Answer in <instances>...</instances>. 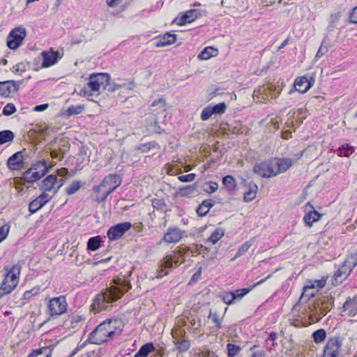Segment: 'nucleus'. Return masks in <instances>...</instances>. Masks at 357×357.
<instances>
[{
    "mask_svg": "<svg viewBox=\"0 0 357 357\" xmlns=\"http://www.w3.org/2000/svg\"><path fill=\"white\" fill-rule=\"evenodd\" d=\"M130 271L123 277L118 278L114 280L115 285L107 288L105 291L98 294L93 301L91 308L94 313H98L103 310H109L114 301L121 298V295L131 289L132 286L127 280V276H130Z\"/></svg>",
    "mask_w": 357,
    "mask_h": 357,
    "instance_id": "nucleus-1",
    "label": "nucleus"
},
{
    "mask_svg": "<svg viewBox=\"0 0 357 357\" xmlns=\"http://www.w3.org/2000/svg\"><path fill=\"white\" fill-rule=\"evenodd\" d=\"M291 165L292 161L289 158H275L256 164L253 171L261 177L271 178L286 172Z\"/></svg>",
    "mask_w": 357,
    "mask_h": 357,
    "instance_id": "nucleus-2",
    "label": "nucleus"
},
{
    "mask_svg": "<svg viewBox=\"0 0 357 357\" xmlns=\"http://www.w3.org/2000/svg\"><path fill=\"white\" fill-rule=\"evenodd\" d=\"M118 323V321L112 319L102 322L89 334L88 340L94 344L106 342L116 333Z\"/></svg>",
    "mask_w": 357,
    "mask_h": 357,
    "instance_id": "nucleus-3",
    "label": "nucleus"
},
{
    "mask_svg": "<svg viewBox=\"0 0 357 357\" xmlns=\"http://www.w3.org/2000/svg\"><path fill=\"white\" fill-rule=\"evenodd\" d=\"M188 251V248L184 245L178 248L174 253L165 257L159 263L156 278H161L164 275H167L171 269L176 268L180 264H183L185 259L182 258L180 260L178 257H183Z\"/></svg>",
    "mask_w": 357,
    "mask_h": 357,
    "instance_id": "nucleus-4",
    "label": "nucleus"
},
{
    "mask_svg": "<svg viewBox=\"0 0 357 357\" xmlns=\"http://www.w3.org/2000/svg\"><path fill=\"white\" fill-rule=\"evenodd\" d=\"M3 270L6 271V274L0 284V297L10 294L17 287L19 282L21 267L18 264H15L11 268L5 266Z\"/></svg>",
    "mask_w": 357,
    "mask_h": 357,
    "instance_id": "nucleus-5",
    "label": "nucleus"
},
{
    "mask_svg": "<svg viewBox=\"0 0 357 357\" xmlns=\"http://www.w3.org/2000/svg\"><path fill=\"white\" fill-rule=\"evenodd\" d=\"M110 80V76L108 73H93L89 75L86 86L80 91V94L86 96H93L94 93L99 94L101 88H106L107 84Z\"/></svg>",
    "mask_w": 357,
    "mask_h": 357,
    "instance_id": "nucleus-6",
    "label": "nucleus"
},
{
    "mask_svg": "<svg viewBox=\"0 0 357 357\" xmlns=\"http://www.w3.org/2000/svg\"><path fill=\"white\" fill-rule=\"evenodd\" d=\"M121 183V178L117 174H109L105 177L100 185L93 188L94 192L99 194L100 201L103 202L107 197L115 190Z\"/></svg>",
    "mask_w": 357,
    "mask_h": 357,
    "instance_id": "nucleus-7",
    "label": "nucleus"
},
{
    "mask_svg": "<svg viewBox=\"0 0 357 357\" xmlns=\"http://www.w3.org/2000/svg\"><path fill=\"white\" fill-rule=\"evenodd\" d=\"M49 171L45 161L37 162L31 168L25 171L22 178L27 183H33L40 180Z\"/></svg>",
    "mask_w": 357,
    "mask_h": 357,
    "instance_id": "nucleus-8",
    "label": "nucleus"
},
{
    "mask_svg": "<svg viewBox=\"0 0 357 357\" xmlns=\"http://www.w3.org/2000/svg\"><path fill=\"white\" fill-rule=\"evenodd\" d=\"M68 303L65 296L50 299L47 303V314L51 317L61 316L67 312Z\"/></svg>",
    "mask_w": 357,
    "mask_h": 357,
    "instance_id": "nucleus-9",
    "label": "nucleus"
},
{
    "mask_svg": "<svg viewBox=\"0 0 357 357\" xmlns=\"http://www.w3.org/2000/svg\"><path fill=\"white\" fill-rule=\"evenodd\" d=\"M342 341L338 336L329 337L324 347L323 357H340Z\"/></svg>",
    "mask_w": 357,
    "mask_h": 357,
    "instance_id": "nucleus-10",
    "label": "nucleus"
},
{
    "mask_svg": "<svg viewBox=\"0 0 357 357\" xmlns=\"http://www.w3.org/2000/svg\"><path fill=\"white\" fill-rule=\"evenodd\" d=\"M26 36L24 28H15L10 31L7 38V46L11 50H15L21 45Z\"/></svg>",
    "mask_w": 357,
    "mask_h": 357,
    "instance_id": "nucleus-11",
    "label": "nucleus"
},
{
    "mask_svg": "<svg viewBox=\"0 0 357 357\" xmlns=\"http://www.w3.org/2000/svg\"><path fill=\"white\" fill-rule=\"evenodd\" d=\"M132 224L130 222L119 223L109 229L107 237L110 241H116L121 238L126 231L130 229Z\"/></svg>",
    "mask_w": 357,
    "mask_h": 357,
    "instance_id": "nucleus-12",
    "label": "nucleus"
},
{
    "mask_svg": "<svg viewBox=\"0 0 357 357\" xmlns=\"http://www.w3.org/2000/svg\"><path fill=\"white\" fill-rule=\"evenodd\" d=\"M251 288H244L236 289L234 291H225L220 295L222 301L227 304H234L236 300H241L243 296L248 294Z\"/></svg>",
    "mask_w": 357,
    "mask_h": 357,
    "instance_id": "nucleus-13",
    "label": "nucleus"
},
{
    "mask_svg": "<svg viewBox=\"0 0 357 357\" xmlns=\"http://www.w3.org/2000/svg\"><path fill=\"white\" fill-rule=\"evenodd\" d=\"M57 183V177L54 174H51L46 177L43 181V185L41 186V189L43 190V192L48 193L52 190H54L53 196L56 194L60 188L63 185L64 181L63 179L60 180V183L58 185L56 188L55 185Z\"/></svg>",
    "mask_w": 357,
    "mask_h": 357,
    "instance_id": "nucleus-14",
    "label": "nucleus"
},
{
    "mask_svg": "<svg viewBox=\"0 0 357 357\" xmlns=\"http://www.w3.org/2000/svg\"><path fill=\"white\" fill-rule=\"evenodd\" d=\"M354 267L355 264L353 262L352 259H346L342 266L334 273L335 280L337 282H341L347 278Z\"/></svg>",
    "mask_w": 357,
    "mask_h": 357,
    "instance_id": "nucleus-15",
    "label": "nucleus"
},
{
    "mask_svg": "<svg viewBox=\"0 0 357 357\" xmlns=\"http://www.w3.org/2000/svg\"><path fill=\"white\" fill-rule=\"evenodd\" d=\"M53 195L49 193L43 192L40 196L30 202L29 205V211L33 214L41 209L52 198Z\"/></svg>",
    "mask_w": 357,
    "mask_h": 357,
    "instance_id": "nucleus-16",
    "label": "nucleus"
},
{
    "mask_svg": "<svg viewBox=\"0 0 357 357\" xmlns=\"http://www.w3.org/2000/svg\"><path fill=\"white\" fill-rule=\"evenodd\" d=\"M172 336L174 338V343L176 347V349L181 352L183 353L187 351L190 346V342L185 338H178L179 335H182L183 331L181 329H175L172 331Z\"/></svg>",
    "mask_w": 357,
    "mask_h": 357,
    "instance_id": "nucleus-17",
    "label": "nucleus"
},
{
    "mask_svg": "<svg viewBox=\"0 0 357 357\" xmlns=\"http://www.w3.org/2000/svg\"><path fill=\"white\" fill-rule=\"evenodd\" d=\"M183 232L178 227H169L163 236V240L169 243H177L182 238Z\"/></svg>",
    "mask_w": 357,
    "mask_h": 357,
    "instance_id": "nucleus-18",
    "label": "nucleus"
},
{
    "mask_svg": "<svg viewBox=\"0 0 357 357\" xmlns=\"http://www.w3.org/2000/svg\"><path fill=\"white\" fill-rule=\"evenodd\" d=\"M41 55L43 56L42 68H48L52 66L59 61V54L58 52H43Z\"/></svg>",
    "mask_w": 357,
    "mask_h": 357,
    "instance_id": "nucleus-19",
    "label": "nucleus"
},
{
    "mask_svg": "<svg viewBox=\"0 0 357 357\" xmlns=\"http://www.w3.org/2000/svg\"><path fill=\"white\" fill-rule=\"evenodd\" d=\"M24 159V153L18 151L8 158L7 166L10 170H17L21 167Z\"/></svg>",
    "mask_w": 357,
    "mask_h": 357,
    "instance_id": "nucleus-20",
    "label": "nucleus"
},
{
    "mask_svg": "<svg viewBox=\"0 0 357 357\" xmlns=\"http://www.w3.org/2000/svg\"><path fill=\"white\" fill-rule=\"evenodd\" d=\"M201 15L198 10H190L186 11L179 20H176L177 24L180 26L194 22Z\"/></svg>",
    "mask_w": 357,
    "mask_h": 357,
    "instance_id": "nucleus-21",
    "label": "nucleus"
},
{
    "mask_svg": "<svg viewBox=\"0 0 357 357\" xmlns=\"http://www.w3.org/2000/svg\"><path fill=\"white\" fill-rule=\"evenodd\" d=\"M312 84L306 77H301L295 79L294 87L296 91L301 93H304L310 89Z\"/></svg>",
    "mask_w": 357,
    "mask_h": 357,
    "instance_id": "nucleus-22",
    "label": "nucleus"
},
{
    "mask_svg": "<svg viewBox=\"0 0 357 357\" xmlns=\"http://www.w3.org/2000/svg\"><path fill=\"white\" fill-rule=\"evenodd\" d=\"M176 40V36L170 33H166L158 37L155 42V47H163L174 44Z\"/></svg>",
    "mask_w": 357,
    "mask_h": 357,
    "instance_id": "nucleus-23",
    "label": "nucleus"
},
{
    "mask_svg": "<svg viewBox=\"0 0 357 357\" xmlns=\"http://www.w3.org/2000/svg\"><path fill=\"white\" fill-rule=\"evenodd\" d=\"M18 90V84L13 80L0 82V95L8 96Z\"/></svg>",
    "mask_w": 357,
    "mask_h": 357,
    "instance_id": "nucleus-24",
    "label": "nucleus"
},
{
    "mask_svg": "<svg viewBox=\"0 0 357 357\" xmlns=\"http://www.w3.org/2000/svg\"><path fill=\"white\" fill-rule=\"evenodd\" d=\"M343 311L347 312L351 317L356 315L357 312V296L352 299H348L343 305Z\"/></svg>",
    "mask_w": 357,
    "mask_h": 357,
    "instance_id": "nucleus-25",
    "label": "nucleus"
},
{
    "mask_svg": "<svg viewBox=\"0 0 357 357\" xmlns=\"http://www.w3.org/2000/svg\"><path fill=\"white\" fill-rule=\"evenodd\" d=\"M308 310L311 319H312V316H314L317 321L321 319V315H325L328 311L320 306L319 302L314 303L312 306H310Z\"/></svg>",
    "mask_w": 357,
    "mask_h": 357,
    "instance_id": "nucleus-26",
    "label": "nucleus"
},
{
    "mask_svg": "<svg viewBox=\"0 0 357 357\" xmlns=\"http://www.w3.org/2000/svg\"><path fill=\"white\" fill-rule=\"evenodd\" d=\"M133 88V85L132 84H127L126 82H112L110 83V80L108 82V84H107L106 88H105V90H106L108 93H114L116 90L121 89H126L128 90H131Z\"/></svg>",
    "mask_w": 357,
    "mask_h": 357,
    "instance_id": "nucleus-27",
    "label": "nucleus"
},
{
    "mask_svg": "<svg viewBox=\"0 0 357 357\" xmlns=\"http://www.w3.org/2000/svg\"><path fill=\"white\" fill-rule=\"evenodd\" d=\"M321 215V214L313 209L305 215L303 217V221L307 226L311 227L314 222L318 221L320 219Z\"/></svg>",
    "mask_w": 357,
    "mask_h": 357,
    "instance_id": "nucleus-28",
    "label": "nucleus"
},
{
    "mask_svg": "<svg viewBox=\"0 0 357 357\" xmlns=\"http://www.w3.org/2000/svg\"><path fill=\"white\" fill-rule=\"evenodd\" d=\"M155 351V347L152 342H149L142 345L134 357H147L148 355Z\"/></svg>",
    "mask_w": 357,
    "mask_h": 357,
    "instance_id": "nucleus-29",
    "label": "nucleus"
},
{
    "mask_svg": "<svg viewBox=\"0 0 357 357\" xmlns=\"http://www.w3.org/2000/svg\"><path fill=\"white\" fill-rule=\"evenodd\" d=\"M218 54V50L215 49L213 47H205L199 54L198 59L200 60H208L213 56H215Z\"/></svg>",
    "mask_w": 357,
    "mask_h": 357,
    "instance_id": "nucleus-30",
    "label": "nucleus"
},
{
    "mask_svg": "<svg viewBox=\"0 0 357 357\" xmlns=\"http://www.w3.org/2000/svg\"><path fill=\"white\" fill-rule=\"evenodd\" d=\"M258 186L254 183H250L248 185V190L245 192L243 199L245 202L252 201L257 195Z\"/></svg>",
    "mask_w": 357,
    "mask_h": 357,
    "instance_id": "nucleus-31",
    "label": "nucleus"
},
{
    "mask_svg": "<svg viewBox=\"0 0 357 357\" xmlns=\"http://www.w3.org/2000/svg\"><path fill=\"white\" fill-rule=\"evenodd\" d=\"M214 204L212 200H204L197 208V213L199 216L206 215L209 210L213 206Z\"/></svg>",
    "mask_w": 357,
    "mask_h": 357,
    "instance_id": "nucleus-32",
    "label": "nucleus"
},
{
    "mask_svg": "<svg viewBox=\"0 0 357 357\" xmlns=\"http://www.w3.org/2000/svg\"><path fill=\"white\" fill-rule=\"evenodd\" d=\"M355 151L354 146L344 144L338 148L337 150V154L340 157H349Z\"/></svg>",
    "mask_w": 357,
    "mask_h": 357,
    "instance_id": "nucleus-33",
    "label": "nucleus"
},
{
    "mask_svg": "<svg viewBox=\"0 0 357 357\" xmlns=\"http://www.w3.org/2000/svg\"><path fill=\"white\" fill-rule=\"evenodd\" d=\"M222 184L229 191H233L236 188V181L235 178L230 175L226 176L223 178Z\"/></svg>",
    "mask_w": 357,
    "mask_h": 357,
    "instance_id": "nucleus-34",
    "label": "nucleus"
},
{
    "mask_svg": "<svg viewBox=\"0 0 357 357\" xmlns=\"http://www.w3.org/2000/svg\"><path fill=\"white\" fill-rule=\"evenodd\" d=\"M14 137L15 135L10 130L0 131V145L12 142Z\"/></svg>",
    "mask_w": 357,
    "mask_h": 357,
    "instance_id": "nucleus-35",
    "label": "nucleus"
},
{
    "mask_svg": "<svg viewBox=\"0 0 357 357\" xmlns=\"http://www.w3.org/2000/svg\"><path fill=\"white\" fill-rule=\"evenodd\" d=\"M101 245L100 236L91 237L87 242V248L92 251L97 250Z\"/></svg>",
    "mask_w": 357,
    "mask_h": 357,
    "instance_id": "nucleus-36",
    "label": "nucleus"
},
{
    "mask_svg": "<svg viewBox=\"0 0 357 357\" xmlns=\"http://www.w3.org/2000/svg\"><path fill=\"white\" fill-rule=\"evenodd\" d=\"M289 115H291V117L296 118L298 121V123L301 124L303 122V120L305 119L307 116L306 109L304 108H301L293 111L292 114L289 113Z\"/></svg>",
    "mask_w": 357,
    "mask_h": 357,
    "instance_id": "nucleus-37",
    "label": "nucleus"
},
{
    "mask_svg": "<svg viewBox=\"0 0 357 357\" xmlns=\"http://www.w3.org/2000/svg\"><path fill=\"white\" fill-rule=\"evenodd\" d=\"M224 236V231L222 229H215L208 238V241L215 244Z\"/></svg>",
    "mask_w": 357,
    "mask_h": 357,
    "instance_id": "nucleus-38",
    "label": "nucleus"
},
{
    "mask_svg": "<svg viewBox=\"0 0 357 357\" xmlns=\"http://www.w3.org/2000/svg\"><path fill=\"white\" fill-rule=\"evenodd\" d=\"M252 241V240L246 241L241 247H239V248L238 249L235 256L231 259V261H234L236 259H237L238 257H239L242 256L243 255H244L249 250V248H250V246L252 245V243H251Z\"/></svg>",
    "mask_w": 357,
    "mask_h": 357,
    "instance_id": "nucleus-39",
    "label": "nucleus"
},
{
    "mask_svg": "<svg viewBox=\"0 0 357 357\" xmlns=\"http://www.w3.org/2000/svg\"><path fill=\"white\" fill-rule=\"evenodd\" d=\"M82 183L79 181H73L69 186L66 188V194L68 195H72L77 192L81 188Z\"/></svg>",
    "mask_w": 357,
    "mask_h": 357,
    "instance_id": "nucleus-40",
    "label": "nucleus"
},
{
    "mask_svg": "<svg viewBox=\"0 0 357 357\" xmlns=\"http://www.w3.org/2000/svg\"><path fill=\"white\" fill-rule=\"evenodd\" d=\"M312 337L316 343H321L326 337V333L324 329H319L312 333Z\"/></svg>",
    "mask_w": 357,
    "mask_h": 357,
    "instance_id": "nucleus-41",
    "label": "nucleus"
},
{
    "mask_svg": "<svg viewBox=\"0 0 357 357\" xmlns=\"http://www.w3.org/2000/svg\"><path fill=\"white\" fill-rule=\"evenodd\" d=\"M84 109L82 105H73L69 107L65 112L64 114L67 116H70L75 114H80Z\"/></svg>",
    "mask_w": 357,
    "mask_h": 357,
    "instance_id": "nucleus-42",
    "label": "nucleus"
},
{
    "mask_svg": "<svg viewBox=\"0 0 357 357\" xmlns=\"http://www.w3.org/2000/svg\"><path fill=\"white\" fill-rule=\"evenodd\" d=\"M212 107L211 105H208L206 107H204L201 113V119L202 121H206L209 119L212 115L213 114V112H212Z\"/></svg>",
    "mask_w": 357,
    "mask_h": 357,
    "instance_id": "nucleus-43",
    "label": "nucleus"
},
{
    "mask_svg": "<svg viewBox=\"0 0 357 357\" xmlns=\"http://www.w3.org/2000/svg\"><path fill=\"white\" fill-rule=\"evenodd\" d=\"M65 153H66V149H61V147L59 146V151H57L56 149L52 150L50 155L52 158L61 160L63 158Z\"/></svg>",
    "mask_w": 357,
    "mask_h": 357,
    "instance_id": "nucleus-44",
    "label": "nucleus"
},
{
    "mask_svg": "<svg viewBox=\"0 0 357 357\" xmlns=\"http://www.w3.org/2000/svg\"><path fill=\"white\" fill-rule=\"evenodd\" d=\"M213 114H222L225 113L226 110V104L225 102H220L219 104L211 105Z\"/></svg>",
    "mask_w": 357,
    "mask_h": 357,
    "instance_id": "nucleus-45",
    "label": "nucleus"
},
{
    "mask_svg": "<svg viewBox=\"0 0 357 357\" xmlns=\"http://www.w3.org/2000/svg\"><path fill=\"white\" fill-rule=\"evenodd\" d=\"M227 349L228 351V356L233 357L237 355V354L240 351V347L237 345L233 344H228L227 345Z\"/></svg>",
    "mask_w": 357,
    "mask_h": 357,
    "instance_id": "nucleus-46",
    "label": "nucleus"
},
{
    "mask_svg": "<svg viewBox=\"0 0 357 357\" xmlns=\"http://www.w3.org/2000/svg\"><path fill=\"white\" fill-rule=\"evenodd\" d=\"M16 112L15 106L13 103H8L3 109V114L10 116Z\"/></svg>",
    "mask_w": 357,
    "mask_h": 357,
    "instance_id": "nucleus-47",
    "label": "nucleus"
},
{
    "mask_svg": "<svg viewBox=\"0 0 357 357\" xmlns=\"http://www.w3.org/2000/svg\"><path fill=\"white\" fill-rule=\"evenodd\" d=\"M165 105H166L165 100L162 98H159L158 100L153 102V103L151 104V107H154L158 106V109H159L158 112H164L165 110V109H166Z\"/></svg>",
    "mask_w": 357,
    "mask_h": 357,
    "instance_id": "nucleus-48",
    "label": "nucleus"
},
{
    "mask_svg": "<svg viewBox=\"0 0 357 357\" xmlns=\"http://www.w3.org/2000/svg\"><path fill=\"white\" fill-rule=\"evenodd\" d=\"M195 190V186L194 185H190L185 188H181L179 191L183 196H188L191 195Z\"/></svg>",
    "mask_w": 357,
    "mask_h": 357,
    "instance_id": "nucleus-49",
    "label": "nucleus"
},
{
    "mask_svg": "<svg viewBox=\"0 0 357 357\" xmlns=\"http://www.w3.org/2000/svg\"><path fill=\"white\" fill-rule=\"evenodd\" d=\"M326 43V40L324 39L322 43H321V46L319 47L317 52V54H316V56H315V59H318L319 58H321V56H323L328 50V48L326 47V46H324V44Z\"/></svg>",
    "mask_w": 357,
    "mask_h": 357,
    "instance_id": "nucleus-50",
    "label": "nucleus"
},
{
    "mask_svg": "<svg viewBox=\"0 0 357 357\" xmlns=\"http://www.w3.org/2000/svg\"><path fill=\"white\" fill-rule=\"evenodd\" d=\"M218 184L217 183L211 182L206 184L204 191L207 193H213L218 190Z\"/></svg>",
    "mask_w": 357,
    "mask_h": 357,
    "instance_id": "nucleus-51",
    "label": "nucleus"
},
{
    "mask_svg": "<svg viewBox=\"0 0 357 357\" xmlns=\"http://www.w3.org/2000/svg\"><path fill=\"white\" fill-rule=\"evenodd\" d=\"M10 227L5 224L0 227V243L2 242L8 236Z\"/></svg>",
    "mask_w": 357,
    "mask_h": 357,
    "instance_id": "nucleus-52",
    "label": "nucleus"
},
{
    "mask_svg": "<svg viewBox=\"0 0 357 357\" xmlns=\"http://www.w3.org/2000/svg\"><path fill=\"white\" fill-rule=\"evenodd\" d=\"M208 318L211 319L212 321L215 324V326L218 328L221 327V319L219 317V315L217 313H213L210 312Z\"/></svg>",
    "mask_w": 357,
    "mask_h": 357,
    "instance_id": "nucleus-53",
    "label": "nucleus"
},
{
    "mask_svg": "<svg viewBox=\"0 0 357 357\" xmlns=\"http://www.w3.org/2000/svg\"><path fill=\"white\" fill-rule=\"evenodd\" d=\"M195 177H196L195 174L191 173L189 174L180 176H178V178L181 182L187 183V182H191V181H194Z\"/></svg>",
    "mask_w": 357,
    "mask_h": 357,
    "instance_id": "nucleus-54",
    "label": "nucleus"
},
{
    "mask_svg": "<svg viewBox=\"0 0 357 357\" xmlns=\"http://www.w3.org/2000/svg\"><path fill=\"white\" fill-rule=\"evenodd\" d=\"M47 349L43 348L39 350L33 351L31 354V357H49V354H47Z\"/></svg>",
    "mask_w": 357,
    "mask_h": 357,
    "instance_id": "nucleus-55",
    "label": "nucleus"
},
{
    "mask_svg": "<svg viewBox=\"0 0 357 357\" xmlns=\"http://www.w3.org/2000/svg\"><path fill=\"white\" fill-rule=\"evenodd\" d=\"M155 145H156L155 143L150 142V143H147V144H144L141 145L139 147V149L142 152L146 153V152H148L149 150L155 148Z\"/></svg>",
    "mask_w": 357,
    "mask_h": 357,
    "instance_id": "nucleus-56",
    "label": "nucleus"
},
{
    "mask_svg": "<svg viewBox=\"0 0 357 357\" xmlns=\"http://www.w3.org/2000/svg\"><path fill=\"white\" fill-rule=\"evenodd\" d=\"M349 19L351 23L357 24V6L352 10Z\"/></svg>",
    "mask_w": 357,
    "mask_h": 357,
    "instance_id": "nucleus-57",
    "label": "nucleus"
},
{
    "mask_svg": "<svg viewBox=\"0 0 357 357\" xmlns=\"http://www.w3.org/2000/svg\"><path fill=\"white\" fill-rule=\"evenodd\" d=\"M304 288L305 292H307L310 290H316V292L317 291V287L316 284H314V281L307 282V284L304 287Z\"/></svg>",
    "mask_w": 357,
    "mask_h": 357,
    "instance_id": "nucleus-58",
    "label": "nucleus"
},
{
    "mask_svg": "<svg viewBox=\"0 0 357 357\" xmlns=\"http://www.w3.org/2000/svg\"><path fill=\"white\" fill-rule=\"evenodd\" d=\"M316 293V290H310L307 292L305 291V288L303 287V291L301 295V298H304L305 297L309 299L310 298L314 296Z\"/></svg>",
    "mask_w": 357,
    "mask_h": 357,
    "instance_id": "nucleus-59",
    "label": "nucleus"
},
{
    "mask_svg": "<svg viewBox=\"0 0 357 357\" xmlns=\"http://www.w3.org/2000/svg\"><path fill=\"white\" fill-rule=\"evenodd\" d=\"M121 3V0H107V5L111 8L117 7Z\"/></svg>",
    "mask_w": 357,
    "mask_h": 357,
    "instance_id": "nucleus-60",
    "label": "nucleus"
},
{
    "mask_svg": "<svg viewBox=\"0 0 357 357\" xmlns=\"http://www.w3.org/2000/svg\"><path fill=\"white\" fill-rule=\"evenodd\" d=\"M314 284H316L317 290L318 291L326 285V281L324 280H314Z\"/></svg>",
    "mask_w": 357,
    "mask_h": 357,
    "instance_id": "nucleus-61",
    "label": "nucleus"
},
{
    "mask_svg": "<svg viewBox=\"0 0 357 357\" xmlns=\"http://www.w3.org/2000/svg\"><path fill=\"white\" fill-rule=\"evenodd\" d=\"M48 104H43L36 106L33 108V111L35 112H43L45 111L48 107Z\"/></svg>",
    "mask_w": 357,
    "mask_h": 357,
    "instance_id": "nucleus-62",
    "label": "nucleus"
},
{
    "mask_svg": "<svg viewBox=\"0 0 357 357\" xmlns=\"http://www.w3.org/2000/svg\"><path fill=\"white\" fill-rule=\"evenodd\" d=\"M252 357H265V352L262 349L257 350L252 352Z\"/></svg>",
    "mask_w": 357,
    "mask_h": 357,
    "instance_id": "nucleus-63",
    "label": "nucleus"
},
{
    "mask_svg": "<svg viewBox=\"0 0 357 357\" xmlns=\"http://www.w3.org/2000/svg\"><path fill=\"white\" fill-rule=\"evenodd\" d=\"M352 259V261L353 262H354L355 264V266L357 265V251L354 253V254H351L350 256H349L347 259Z\"/></svg>",
    "mask_w": 357,
    "mask_h": 357,
    "instance_id": "nucleus-64",
    "label": "nucleus"
}]
</instances>
